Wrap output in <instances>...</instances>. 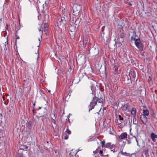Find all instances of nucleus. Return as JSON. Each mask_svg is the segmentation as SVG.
Here are the masks:
<instances>
[{
	"mask_svg": "<svg viewBox=\"0 0 157 157\" xmlns=\"http://www.w3.org/2000/svg\"><path fill=\"white\" fill-rule=\"evenodd\" d=\"M62 16L59 18L56 22L58 27H59V26H63L65 24L66 21H69L70 19V14L65 12V11L64 9L62 11Z\"/></svg>",
	"mask_w": 157,
	"mask_h": 157,
	"instance_id": "obj_1",
	"label": "nucleus"
},
{
	"mask_svg": "<svg viewBox=\"0 0 157 157\" xmlns=\"http://www.w3.org/2000/svg\"><path fill=\"white\" fill-rule=\"evenodd\" d=\"M102 101L103 99L101 97L98 98L95 96L94 97L89 106V112L90 110L94 108V107L97 104V103H100L101 106L103 104Z\"/></svg>",
	"mask_w": 157,
	"mask_h": 157,
	"instance_id": "obj_2",
	"label": "nucleus"
},
{
	"mask_svg": "<svg viewBox=\"0 0 157 157\" xmlns=\"http://www.w3.org/2000/svg\"><path fill=\"white\" fill-rule=\"evenodd\" d=\"M81 7L78 4H75L73 5L71 10L73 15L76 17L79 15Z\"/></svg>",
	"mask_w": 157,
	"mask_h": 157,
	"instance_id": "obj_3",
	"label": "nucleus"
},
{
	"mask_svg": "<svg viewBox=\"0 0 157 157\" xmlns=\"http://www.w3.org/2000/svg\"><path fill=\"white\" fill-rule=\"evenodd\" d=\"M116 146L115 145L112 144L111 143H108L106 144L105 146V148H109L111 151L115 152L117 151V150L116 149Z\"/></svg>",
	"mask_w": 157,
	"mask_h": 157,
	"instance_id": "obj_4",
	"label": "nucleus"
},
{
	"mask_svg": "<svg viewBox=\"0 0 157 157\" xmlns=\"http://www.w3.org/2000/svg\"><path fill=\"white\" fill-rule=\"evenodd\" d=\"M135 43L136 46L138 48L140 51L143 50V48L140 39H136L135 40Z\"/></svg>",
	"mask_w": 157,
	"mask_h": 157,
	"instance_id": "obj_5",
	"label": "nucleus"
},
{
	"mask_svg": "<svg viewBox=\"0 0 157 157\" xmlns=\"http://www.w3.org/2000/svg\"><path fill=\"white\" fill-rule=\"evenodd\" d=\"M127 134L126 132H123L120 136H118V138L120 141L123 140H126L127 139Z\"/></svg>",
	"mask_w": 157,
	"mask_h": 157,
	"instance_id": "obj_6",
	"label": "nucleus"
},
{
	"mask_svg": "<svg viewBox=\"0 0 157 157\" xmlns=\"http://www.w3.org/2000/svg\"><path fill=\"white\" fill-rule=\"evenodd\" d=\"M140 119L143 123L145 124H146L148 122L147 118L144 115L141 114L140 115Z\"/></svg>",
	"mask_w": 157,
	"mask_h": 157,
	"instance_id": "obj_7",
	"label": "nucleus"
},
{
	"mask_svg": "<svg viewBox=\"0 0 157 157\" xmlns=\"http://www.w3.org/2000/svg\"><path fill=\"white\" fill-rule=\"evenodd\" d=\"M128 76H130V77L132 78L134 80V78L136 77V72L133 69H132L130 70L129 72Z\"/></svg>",
	"mask_w": 157,
	"mask_h": 157,
	"instance_id": "obj_8",
	"label": "nucleus"
},
{
	"mask_svg": "<svg viewBox=\"0 0 157 157\" xmlns=\"http://www.w3.org/2000/svg\"><path fill=\"white\" fill-rule=\"evenodd\" d=\"M124 81L126 84H129L131 82V77L130 76L126 75L124 77Z\"/></svg>",
	"mask_w": 157,
	"mask_h": 157,
	"instance_id": "obj_9",
	"label": "nucleus"
},
{
	"mask_svg": "<svg viewBox=\"0 0 157 157\" xmlns=\"http://www.w3.org/2000/svg\"><path fill=\"white\" fill-rule=\"evenodd\" d=\"M37 2L38 3L39 2L40 3V2H42L43 3L44 2V4H43V6L44 9L45 8L47 7L49 4L48 2L46 0H38Z\"/></svg>",
	"mask_w": 157,
	"mask_h": 157,
	"instance_id": "obj_10",
	"label": "nucleus"
},
{
	"mask_svg": "<svg viewBox=\"0 0 157 157\" xmlns=\"http://www.w3.org/2000/svg\"><path fill=\"white\" fill-rule=\"evenodd\" d=\"M42 117L41 120L42 122H44L45 120L48 117V114L46 111H44L43 114H42Z\"/></svg>",
	"mask_w": 157,
	"mask_h": 157,
	"instance_id": "obj_11",
	"label": "nucleus"
},
{
	"mask_svg": "<svg viewBox=\"0 0 157 157\" xmlns=\"http://www.w3.org/2000/svg\"><path fill=\"white\" fill-rule=\"evenodd\" d=\"M151 138L154 142L156 141V138H157V135L155 134L154 133L152 132L151 134Z\"/></svg>",
	"mask_w": 157,
	"mask_h": 157,
	"instance_id": "obj_12",
	"label": "nucleus"
},
{
	"mask_svg": "<svg viewBox=\"0 0 157 157\" xmlns=\"http://www.w3.org/2000/svg\"><path fill=\"white\" fill-rule=\"evenodd\" d=\"M106 130L109 133V134L111 135L114 134V131L113 130V128L111 126H109L107 129Z\"/></svg>",
	"mask_w": 157,
	"mask_h": 157,
	"instance_id": "obj_13",
	"label": "nucleus"
},
{
	"mask_svg": "<svg viewBox=\"0 0 157 157\" xmlns=\"http://www.w3.org/2000/svg\"><path fill=\"white\" fill-rule=\"evenodd\" d=\"M27 128L29 130H31L32 128V123L31 121H29L27 122L26 124Z\"/></svg>",
	"mask_w": 157,
	"mask_h": 157,
	"instance_id": "obj_14",
	"label": "nucleus"
},
{
	"mask_svg": "<svg viewBox=\"0 0 157 157\" xmlns=\"http://www.w3.org/2000/svg\"><path fill=\"white\" fill-rule=\"evenodd\" d=\"M75 30L76 27H75L74 26L71 25L69 27V31L71 32H73L74 33H75Z\"/></svg>",
	"mask_w": 157,
	"mask_h": 157,
	"instance_id": "obj_15",
	"label": "nucleus"
},
{
	"mask_svg": "<svg viewBox=\"0 0 157 157\" xmlns=\"http://www.w3.org/2000/svg\"><path fill=\"white\" fill-rule=\"evenodd\" d=\"M136 109L135 108H132L131 111V114L133 115V117H136Z\"/></svg>",
	"mask_w": 157,
	"mask_h": 157,
	"instance_id": "obj_16",
	"label": "nucleus"
},
{
	"mask_svg": "<svg viewBox=\"0 0 157 157\" xmlns=\"http://www.w3.org/2000/svg\"><path fill=\"white\" fill-rule=\"evenodd\" d=\"M129 106L128 104H125L122 105V108L124 110L126 111Z\"/></svg>",
	"mask_w": 157,
	"mask_h": 157,
	"instance_id": "obj_17",
	"label": "nucleus"
},
{
	"mask_svg": "<svg viewBox=\"0 0 157 157\" xmlns=\"http://www.w3.org/2000/svg\"><path fill=\"white\" fill-rule=\"evenodd\" d=\"M143 114L142 115H144L145 116H148L149 115V111L148 110H143Z\"/></svg>",
	"mask_w": 157,
	"mask_h": 157,
	"instance_id": "obj_18",
	"label": "nucleus"
},
{
	"mask_svg": "<svg viewBox=\"0 0 157 157\" xmlns=\"http://www.w3.org/2000/svg\"><path fill=\"white\" fill-rule=\"evenodd\" d=\"M98 49L95 48H94V50L93 51V53L94 55L96 56L98 55L99 53Z\"/></svg>",
	"mask_w": 157,
	"mask_h": 157,
	"instance_id": "obj_19",
	"label": "nucleus"
},
{
	"mask_svg": "<svg viewBox=\"0 0 157 157\" xmlns=\"http://www.w3.org/2000/svg\"><path fill=\"white\" fill-rule=\"evenodd\" d=\"M118 67L116 65H114L113 67V71H114L115 74L117 73L118 71Z\"/></svg>",
	"mask_w": 157,
	"mask_h": 157,
	"instance_id": "obj_20",
	"label": "nucleus"
},
{
	"mask_svg": "<svg viewBox=\"0 0 157 157\" xmlns=\"http://www.w3.org/2000/svg\"><path fill=\"white\" fill-rule=\"evenodd\" d=\"M101 149V147H98L96 150L93 151V153L95 154L98 153Z\"/></svg>",
	"mask_w": 157,
	"mask_h": 157,
	"instance_id": "obj_21",
	"label": "nucleus"
},
{
	"mask_svg": "<svg viewBox=\"0 0 157 157\" xmlns=\"http://www.w3.org/2000/svg\"><path fill=\"white\" fill-rule=\"evenodd\" d=\"M90 88L92 92H94L95 91L96 89L95 86H94L93 84H91V86H90Z\"/></svg>",
	"mask_w": 157,
	"mask_h": 157,
	"instance_id": "obj_22",
	"label": "nucleus"
},
{
	"mask_svg": "<svg viewBox=\"0 0 157 157\" xmlns=\"http://www.w3.org/2000/svg\"><path fill=\"white\" fill-rule=\"evenodd\" d=\"M76 152L75 153H74V152H72V151L71 152L69 155L70 157H76Z\"/></svg>",
	"mask_w": 157,
	"mask_h": 157,
	"instance_id": "obj_23",
	"label": "nucleus"
},
{
	"mask_svg": "<svg viewBox=\"0 0 157 157\" xmlns=\"http://www.w3.org/2000/svg\"><path fill=\"white\" fill-rule=\"evenodd\" d=\"M133 117V123L134 124H135V125H136L138 123H137V121H136V117Z\"/></svg>",
	"mask_w": 157,
	"mask_h": 157,
	"instance_id": "obj_24",
	"label": "nucleus"
},
{
	"mask_svg": "<svg viewBox=\"0 0 157 157\" xmlns=\"http://www.w3.org/2000/svg\"><path fill=\"white\" fill-rule=\"evenodd\" d=\"M101 144V146L102 147H105V146L106 145V144H105V140H103L102 141H101L100 142Z\"/></svg>",
	"mask_w": 157,
	"mask_h": 157,
	"instance_id": "obj_25",
	"label": "nucleus"
},
{
	"mask_svg": "<svg viewBox=\"0 0 157 157\" xmlns=\"http://www.w3.org/2000/svg\"><path fill=\"white\" fill-rule=\"evenodd\" d=\"M149 150L148 148H147L145 150V155H146V156L147 155H149Z\"/></svg>",
	"mask_w": 157,
	"mask_h": 157,
	"instance_id": "obj_26",
	"label": "nucleus"
},
{
	"mask_svg": "<svg viewBox=\"0 0 157 157\" xmlns=\"http://www.w3.org/2000/svg\"><path fill=\"white\" fill-rule=\"evenodd\" d=\"M119 119L121 121L123 122H124V118L122 117L120 115H118Z\"/></svg>",
	"mask_w": 157,
	"mask_h": 157,
	"instance_id": "obj_27",
	"label": "nucleus"
},
{
	"mask_svg": "<svg viewBox=\"0 0 157 157\" xmlns=\"http://www.w3.org/2000/svg\"><path fill=\"white\" fill-rule=\"evenodd\" d=\"M63 138L65 140H67L68 139V136L67 135L65 134L63 135Z\"/></svg>",
	"mask_w": 157,
	"mask_h": 157,
	"instance_id": "obj_28",
	"label": "nucleus"
},
{
	"mask_svg": "<svg viewBox=\"0 0 157 157\" xmlns=\"http://www.w3.org/2000/svg\"><path fill=\"white\" fill-rule=\"evenodd\" d=\"M121 154L122 155H125V156H128V153L126 152H122V151H121Z\"/></svg>",
	"mask_w": 157,
	"mask_h": 157,
	"instance_id": "obj_29",
	"label": "nucleus"
},
{
	"mask_svg": "<svg viewBox=\"0 0 157 157\" xmlns=\"http://www.w3.org/2000/svg\"><path fill=\"white\" fill-rule=\"evenodd\" d=\"M66 132L69 135H70L71 134V131L68 128H67Z\"/></svg>",
	"mask_w": 157,
	"mask_h": 157,
	"instance_id": "obj_30",
	"label": "nucleus"
},
{
	"mask_svg": "<svg viewBox=\"0 0 157 157\" xmlns=\"http://www.w3.org/2000/svg\"><path fill=\"white\" fill-rule=\"evenodd\" d=\"M48 24L47 23H45L44 24L43 28L47 29L48 28Z\"/></svg>",
	"mask_w": 157,
	"mask_h": 157,
	"instance_id": "obj_31",
	"label": "nucleus"
},
{
	"mask_svg": "<svg viewBox=\"0 0 157 157\" xmlns=\"http://www.w3.org/2000/svg\"><path fill=\"white\" fill-rule=\"evenodd\" d=\"M52 119V122L53 124H56V121L55 120V119H54L52 118H51Z\"/></svg>",
	"mask_w": 157,
	"mask_h": 157,
	"instance_id": "obj_32",
	"label": "nucleus"
},
{
	"mask_svg": "<svg viewBox=\"0 0 157 157\" xmlns=\"http://www.w3.org/2000/svg\"><path fill=\"white\" fill-rule=\"evenodd\" d=\"M44 32H45V34L47 35L48 33V30L47 29L44 28Z\"/></svg>",
	"mask_w": 157,
	"mask_h": 157,
	"instance_id": "obj_33",
	"label": "nucleus"
},
{
	"mask_svg": "<svg viewBox=\"0 0 157 157\" xmlns=\"http://www.w3.org/2000/svg\"><path fill=\"white\" fill-rule=\"evenodd\" d=\"M39 114L40 115L39 116H37V118L39 120H40V119L42 117V114L41 113V114H40L39 113Z\"/></svg>",
	"mask_w": 157,
	"mask_h": 157,
	"instance_id": "obj_34",
	"label": "nucleus"
},
{
	"mask_svg": "<svg viewBox=\"0 0 157 157\" xmlns=\"http://www.w3.org/2000/svg\"><path fill=\"white\" fill-rule=\"evenodd\" d=\"M42 29V26H41L38 28V30L39 31H41L42 33H43V31L41 30Z\"/></svg>",
	"mask_w": 157,
	"mask_h": 157,
	"instance_id": "obj_35",
	"label": "nucleus"
},
{
	"mask_svg": "<svg viewBox=\"0 0 157 157\" xmlns=\"http://www.w3.org/2000/svg\"><path fill=\"white\" fill-rule=\"evenodd\" d=\"M46 18H47L48 19L49 18V15H45L44 16V19L45 20H46Z\"/></svg>",
	"mask_w": 157,
	"mask_h": 157,
	"instance_id": "obj_36",
	"label": "nucleus"
},
{
	"mask_svg": "<svg viewBox=\"0 0 157 157\" xmlns=\"http://www.w3.org/2000/svg\"><path fill=\"white\" fill-rule=\"evenodd\" d=\"M35 109L34 107H33L32 111H33V115H34L35 113Z\"/></svg>",
	"mask_w": 157,
	"mask_h": 157,
	"instance_id": "obj_37",
	"label": "nucleus"
},
{
	"mask_svg": "<svg viewBox=\"0 0 157 157\" xmlns=\"http://www.w3.org/2000/svg\"><path fill=\"white\" fill-rule=\"evenodd\" d=\"M56 111V110H54V116L55 117V119H56V113H55V112Z\"/></svg>",
	"mask_w": 157,
	"mask_h": 157,
	"instance_id": "obj_38",
	"label": "nucleus"
},
{
	"mask_svg": "<svg viewBox=\"0 0 157 157\" xmlns=\"http://www.w3.org/2000/svg\"><path fill=\"white\" fill-rule=\"evenodd\" d=\"M103 153V151L102 150H100L99 151V153L101 155Z\"/></svg>",
	"mask_w": 157,
	"mask_h": 157,
	"instance_id": "obj_39",
	"label": "nucleus"
},
{
	"mask_svg": "<svg viewBox=\"0 0 157 157\" xmlns=\"http://www.w3.org/2000/svg\"><path fill=\"white\" fill-rule=\"evenodd\" d=\"M152 116L153 117L155 118L156 117V115L155 113H153L152 114Z\"/></svg>",
	"mask_w": 157,
	"mask_h": 157,
	"instance_id": "obj_40",
	"label": "nucleus"
},
{
	"mask_svg": "<svg viewBox=\"0 0 157 157\" xmlns=\"http://www.w3.org/2000/svg\"><path fill=\"white\" fill-rule=\"evenodd\" d=\"M131 141L130 140H127V144H131Z\"/></svg>",
	"mask_w": 157,
	"mask_h": 157,
	"instance_id": "obj_41",
	"label": "nucleus"
},
{
	"mask_svg": "<svg viewBox=\"0 0 157 157\" xmlns=\"http://www.w3.org/2000/svg\"><path fill=\"white\" fill-rule=\"evenodd\" d=\"M54 151L55 153H57L58 152V151L57 150H54Z\"/></svg>",
	"mask_w": 157,
	"mask_h": 157,
	"instance_id": "obj_42",
	"label": "nucleus"
},
{
	"mask_svg": "<svg viewBox=\"0 0 157 157\" xmlns=\"http://www.w3.org/2000/svg\"><path fill=\"white\" fill-rule=\"evenodd\" d=\"M135 139H136V142L137 143V145H138V141L137 140L136 138V137H135Z\"/></svg>",
	"mask_w": 157,
	"mask_h": 157,
	"instance_id": "obj_43",
	"label": "nucleus"
},
{
	"mask_svg": "<svg viewBox=\"0 0 157 157\" xmlns=\"http://www.w3.org/2000/svg\"><path fill=\"white\" fill-rule=\"evenodd\" d=\"M16 36H17V38H16L17 39H18L20 38L19 37V36H18L17 35H16Z\"/></svg>",
	"mask_w": 157,
	"mask_h": 157,
	"instance_id": "obj_44",
	"label": "nucleus"
},
{
	"mask_svg": "<svg viewBox=\"0 0 157 157\" xmlns=\"http://www.w3.org/2000/svg\"><path fill=\"white\" fill-rule=\"evenodd\" d=\"M101 109H100V110H99V112H97V113H98V114H100L99 112L101 111Z\"/></svg>",
	"mask_w": 157,
	"mask_h": 157,
	"instance_id": "obj_45",
	"label": "nucleus"
},
{
	"mask_svg": "<svg viewBox=\"0 0 157 157\" xmlns=\"http://www.w3.org/2000/svg\"><path fill=\"white\" fill-rule=\"evenodd\" d=\"M74 152V153H75L76 152ZM76 152V154H77V152ZM77 155V154H76V157H79L78 155Z\"/></svg>",
	"mask_w": 157,
	"mask_h": 157,
	"instance_id": "obj_46",
	"label": "nucleus"
},
{
	"mask_svg": "<svg viewBox=\"0 0 157 157\" xmlns=\"http://www.w3.org/2000/svg\"><path fill=\"white\" fill-rule=\"evenodd\" d=\"M74 152V153H75L76 152ZM76 152V154H77V152ZM77 155V154H76V157H79L78 155Z\"/></svg>",
	"mask_w": 157,
	"mask_h": 157,
	"instance_id": "obj_47",
	"label": "nucleus"
},
{
	"mask_svg": "<svg viewBox=\"0 0 157 157\" xmlns=\"http://www.w3.org/2000/svg\"><path fill=\"white\" fill-rule=\"evenodd\" d=\"M131 38H132V40H135V38H133L132 36V37Z\"/></svg>",
	"mask_w": 157,
	"mask_h": 157,
	"instance_id": "obj_48",
	"label": "nucleus"
},
{
	"mask_svg": "<svg viewBox=\"0 0 157 157\" xmlns=\"http://www.w3.org/2000/svg\"><path fill=\"white\" fill-rule=\"evenodd\" d=\"M35 104H36V101L33 104V107H34V106L35 105Z\"/></svg>",
	"mask_w": 157,
	"mask_h": 157,
	"instance_id": "obj_49",
	"label": "nucleus"
},
{
	"mask_svg": "<svg viewBox=\"0 0 157 157\" xmlns=\"http://www.w3.org/2000/svg\"><path fill=\"white\" fill-rule=\"evenodd\" d=\"M149 78H150V80L151 81V80H152V78H151V76H150Z\"/></svg>",
	"mask_w": 157,
	"mask_h": 157,
	"instance_id": "obj_50",
	"label": "nucleus"
},
{
	"mask_svg": "<svg viewBox=\"0 0 157 157\" xmlns=\"http://www.w3.org/2000/svg\"><path fill=\"white\" fill-rule=\"evenodd\" d=\"M39 41L40 42H40H41V39H40V38H39Z\"/></svg>",
	"mask_w": 157,
	"mask_h": 157,
	"instance_id": "obj_51",
	"label": "nucleus"
},
{
	"mask_svg": "<svg viewBox=\"0 0 157 157\" xmlns=\"http://www.w3.org/2000/svg\"><path fill=\"white\" fill-rule=\"evenodd\" d=\"M2 132V130L1 129H0V132Z\"/></svg>",
	"mask_w": 157,
	"mask_h": 157,
	"instance_id": "obj_52",
	"label": "nucleus"
},
{
	"mask_svg": "<svg viewBox=\"0 0 157 157\" xmlns=\"http://www.w3.org/2000/svg\"><path fill=\"white\" fill-rule=\"evenodd\" d=\"M128 4L130 6H132V4L130 3H129Z\"/></svg>",
	"mask_w": 157,
	"mask_h": 157,
	"instance_id": "obj_53",
	"label": "nucleus"
},
{
	"mask_svg": "<svg viewBox=\"0 0 157 157\" xmlns=\"http://www.w3.org/2000/svg\"><path fill=\"white\" fill-rule=\"evenodd\" d=\"M41 107H39V109H41Z\"/></svg>",
	"mask_w": 157,
	"mask_h": 157,
	"instance_id": "obj_54",
	"label": "nucleus"
},
{
	"mask_svg": "<svg viewBox=\"0 0 157 157\" xmlns=\"http://www.w3.org/2000/svg\"><path fill=\"white\" fill-rule=\"evenodd\" d=\"M2 116V115L1 114H0V119H1Z\"/></svg>",
	"mask_w": 157,
	"mask_h": 157,
	"instance_id": "obj_55",
	"label": "nucleus"
},
{
	"mask_svg": "<svg viewBox=\"0 0 157 157\" xmlns=\"http://www.w3.org/2000/svg\"><path fill=\"white\" fill-rule=\"evenodd\" d=\"M5 46H6L5 50H7V49H6V44L5 45Z\"/></svg>",
	"mask_w": 157,
	"mask_h": 157,
	"instance_id": "obj_56",
	"label": "nucleus"
},
{
	"mask_svg": "<svg viewBox=\"0 0 157 157\" xmlns=\"http://www.w3.org/2000/svg\"><path fill=\"white\" fill-rule=\"evenodd\" d=\"M71 36H72L73 37L74 36V35H71Z\"/></svg>",
	"mask_w": 157,
	"mask_h": 157,
	"instance_id": "obj_57",
	"label": "nucleus"
},
{
	"mask_svg": "<svg viewBox=\"0 0 157 157\" xmlns=\"http://www.w3.org/2000/svg\"><path fill=\"white\" fill-rule=\"evenodd\" d=\"M101 114H102V115H101V116H102V115L103 114V113H101Z\"/></svg>",
	"mask_w": 157,
	"mask_h": 157,
	"instance_id": "obj_58",
	"label": "nucleus"
},
{
	"mask_svg": "<svg viewBox=\"0 0 157 157\" xmlns=\"http://www.w3.org/2000/svg\"><path fill=\"white\" fill-rule=\"evenodd\" d=\"M83 55H82V56H81V57H82V56Z\"/></svg>",
	"mask_w": 157,
	"mask_h": 157,
	"instance_id": "obj_59",
	"label": "nucleus"
},
{
	"mask_svg": "<svg viewBox=\"0 0 157 157\" xmlns=\"http://www.w3.org/2000/svg\"><path fill=\"white\" fill-rule=\"evenodd\" d=\"M0 20H1H1H2V18H1V19H0Z\"/></svg>",
	"mask_w": 157,
	"mask_h": 157,
	"instance_id": "obj_60",
	"label": "nucleus"
},
{
	"mask_svg": "<svg viewBox=\"0 0 157 157\" xmlns=\"http://www.w3.org/2000/svg\"><path fill=\"white\" fill-rule=\"evenodd\" d=\"M15 42H16V41Z\"/></svg>",
	"mask_w": 157,
	"mask_h": 157,
	"instance_id": "obj_61",
	"label": "nucleus"
},
{
	"mask_svg": "<svg viewBox=\"0 0 157 157\" xmlns=\"http://www.w3.org/2000/svg\"><path fill=\"white\" fill-rule=\"evenodd\" d=\"M24 82H25V80H24Z\"/></svg>",
	"mask_w": 157,
	"mask_h": 157,
	"instance_id": "obj_62",
	"label": "nucleus"
},
{
	"mask_svg": "<svg viewBox=\"0 0 157 157\" xmlns=\"http://www.w3.org/2000/svg\"><path fill=\"white\" fill-rule=\"evenodd\" d=\"M79 58L78 59V60H79Z\"/></svg>",
	"mask_w": 157,
	"mask_h": 157,
	"instance_id": "obj_63",
	"label": "nucleus"
}]
</instances>
